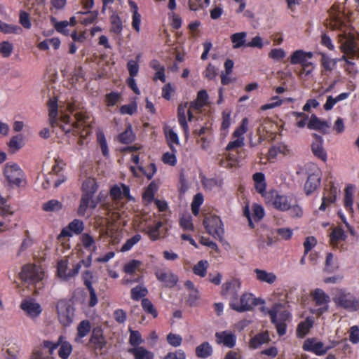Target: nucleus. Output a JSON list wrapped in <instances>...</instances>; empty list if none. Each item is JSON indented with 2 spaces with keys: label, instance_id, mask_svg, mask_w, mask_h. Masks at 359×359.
Returning <instances> with one entry per match:
<instances>
[{
  "label": "nucleus",
  "instance_id": "f257e3e1",
  "mask_svg": "<svg viewBox=\"0 0 359 359\" xmlns=\"http://www.w3.org/2000/svg\"><path fill=\"white\" fill-rule=\"evenodd\" d=\"M327 26L340 32L338 36L342 52L351 59L359 58V43L354 29L339 15L332 17Z\"/></svg>",
  "mask_w": 359,
  "mask_h": 359
},
{
  "label": "nucleus",
  "instance_id": "f03ea898",
  "mask_svg": "<svg viewBox=\"0 0 359 359\" xmlns=\"http://www.w3.org/2000/svg\"><path fill=\"white\" fill-rule=\"evenodd\" d=\"M74 117V120L72 121V117L68 114L62 116L60 121L68 127L61 125L60 128L66 133L72 132L74 135H79L81 137H83L89 133L88 123L90 116L86 111H81L76 112Z\"/></svg>",
  "mask_w": 359,
  "mask_h": 359
},
{
  "label": "nucleus",
  "instance_id": "7ed1b4c3",
  "mask_svg": "<svg viewBox=\"0 0 359 359\" xmlns=\"http://www.w3.org/2000/svg\"><path fill=\"white\" fill-rule=\"evenodd\" d=\"M265 301L262 298H257L251 293H244L238 299L234 297L230 300L229 306L233 310L242 313L252 310L257 305H264Z\"/></svg>",
  "mask_w": 359,
  "mask_h": 359
},
{
  "label": "nucleus",
  "instance_id": "20e7f679",
  "mask_svg": "<svg viewBox=\"0 0 359 359\" xmlns=\"http://www.w3.org/2000/svg\"><path fill=\"white\" fill-rule=\"evenodd\" d=\"M55 308L60 323L64 327L69 326L74 320L75 311L71 300L61 299L56 303Z\"/></svg>",
  "mask_w": 359,
  "mask_h": 359
},
{
  "label": "nucleus",
  "instance_id": "39448f33",
  "mask_svg": "<svg viewBox=\"0 0 359 359\" xmlns=\"http://www.w3.org/2000/svg\"><path fill=\"white\" fill-rule=\"evenodd\" d=\"M313 56L311 52L297 50L290 55V62L292 65H300L302 67L301 74L308 76L311 74L314 69L313 64L309 61Z\"/></svg>",
  "mask_w": 359,
  "mask_h": 359
},
{
  "label": "nucleus",
  "instance_id": "423d86ee",
  "mask_svg": "<svg viewBox=\"0 0 359 359\" xmlns=\"http://www.w3.org/2000/svg\"><path fill=\"white\" fill-rule=\"evenodd\" d=\"M203 224L206 231L216 240L222 241L224 229L223 223L219 216L215 215H206Z\"/></svg>",
  "mask_w": 359,
  "mask_h": 359
},
{
  "label": "nucleus",
  "instance_id": "0eeeda50",
  "mask_svg": "<svg viewBox=\"0 0 359 359\" xmlns=\"http://www.w3.org/2000/svg\"><path fill=\"white\" fill-rule=\"evenodd\" d=\"M20 276L25 283L35 285L43 280L44 273L41 266L29 264L22 267Z\"/></svg>",
  "mask_w": 359,
  "mask_h": 359
},
{
  "label": "nucleus",
  "instance_id": "6e6552de",
  "mask_svg": "<svg viewBox=\"0 0 359 359\" xmlns=\"http://www.w3.org/2000/svg\"><path fill=\"white\" fill-rule=\"evenodd\" d=\"M4 173L9 185L12 187H20L22 182H25V173L17 164H6Z\"/></svg>",
  "mask_w": 359,
  "mask_h": 359
},
{
  "label": "nucleus",
  "instance_id": "1a4fd4ad",
  "mask_svg": "<svg viewBox=\"0 0 359 359\" xmlns=\"http://www.w3.org/2000/svg\"><path fill=\"white\" fill-rule=\"evenodd\" d=\"M337 306L348 311H355L359 309V300L351 293L339 292L334 298Z\"/></svg>",
  "mask_w": 359,
  "mask_h": 359
},
{
  "label": "nucleus",
  "instance_id": "9d476101",
  "mask_svg": "<svg viewBox=\"0 0 359 359\" xmlns=\"http://www.w3.org/2000/svg\"><path fill=\"white\" fill-rule=\"evenodd\" d=\"M106 344L107 341L102 327L96 326L93 327L88 343V346L95 351H101L106 346Z\"/></svg>",
  "mask_w": 359,
  "mask_h": 359
},
{
  "label": "nucleus",
  "instance_id": "9b49d317",
  "mask_svg": "<svg viewBox=\"0 0 359 359\" xmlns=\"http://www.w3.org/2000/svg\"><path fill=\"white\" fill-rule=\"evenodd\" d=\"M311 295L316 306H320L316 311L317 315L320 316L327 311L329 308L328 304L330 301L327 294L322 289L316 288L311 292Z\"/></svg>",
  "mask_w": 359,
  "mask_h": 359
},
{
  "label": "nucleus",
  "instance_id": "f8f14e48",
  "mask_svg": "<svg viewBox=\"0 0 359 359\" xmlns=\"http://www.w3.org/2000/svg\"><path fill=\"white\" fill-rule=\"evenodd\" d=\"M101 201V193L97 198H94V195L87 193H82L80 200V204L77 210V215L80 217H84L88 208L95 209Z\"/></svg>",
  "mask_w": 359,
  "mask_h": 359
},
{
  "label": "nucleus",
  "instance_id": "ddd939ff",
  "mask_svg": "<svg viewBox=\"0 0 359 359\" xmlns=\"http://www.w3.org/2000/svg\"><path fill=\"white\" fill-rule=\"evenodd\" d=\"M43 348H35L30 357V359H54L53 351L59 346V343H53L50 341H44Z\"/></svg>",
  "mask_w": 359,
  "mask_h": 359
},
{
  "label": "nucleus",
  "instance_id": "4468645a",
  "mask_svg": "<svg viewBox=\"0 0 359 359\" xmlns=\"http://www.w3.org/2000/svg\"><path fill=\"white\" fill-rule=\"evenodd\" d=\"M321 176V171L318 168H316L313 172L309 175L304 187L306 196L313 194L320 187Z\"/></svg>",
  "mask_w": 359,
  "mask_h": 359
},
{
  "label": "nucleus",
  "instance_id": "2eb2a0df",
  "mask_svg": "<svg viewBox=\"0 0 359 359\" xmlns=\"http://www.w3.org/2000/svg\"><path fill=\"white\" fill-rule=\"evenodd\" d=\"M271 196V203L276 210L285 212L289 210L291 208V202L293 201L292 196L281 195L276 191L272 192Z\"/></svg>",
  "mask_w": 359,
  "mask_h": 359
},
{
  "label": "nucleus",
  "instance_id": "dca6fc26",
  "mask_svg": "<svg viewBox=\"0 0 359 359\" xmlns=\"http://www.w3.org/2000/svg\"><path fill=\"white\" fill-rule=\"evenodd\" d=\"M155 276L164 287L168 288L174 287L179 280L178 276L170 270L158 269L155 271Z\"/></svg>",
  "mask_w": 359,
  "mask_h": 359
},
{
  "label": "nucleus",
  "instance_id": "f3484780",
  "mask_svg": "<svg viewBox=\"0 0 359 359\" xmlns=\"http://www.w3.org/2000/svg\"><path fill=\"white\" fill-rule=\"evenodd\" d=\"M282 307V304L280 303L274 304L271 308L270 311H268V314L270 316L271 322L275 325L278 334L281 337L286 334L287 324L285 322H280L278 320V313L279 309Z\"/></svg>",
  "mask_w": 359,
  "mask_h": 359
},
{
  "label": "nucleus",
  "instance_id": "a211bd4d",
  "mask_svg": "<svg viewBox=\"0 0 359 359\" xmlns=\"http://www.w3.org/2000/svg\"><path fill=\"white\" fill-rule=\"evenodd\" d=\"M305 351L315 353L317 355H323L327 351V348L324 346L323 343L317 341L315 338L306 339L302 346Z\"/></svg>",
  "mask_w": 359,
  "mask_h": 359
},
{
  "label": "nucleus",
  "instance_id": "6ab92c4d",
  "mask_svg": "<svg viewBox=\"0 0 359 359\" xmlns=\"http://www.w3.org/2000/svg\"><path fill=\"white\" fill-rule=\"evenodd\" d=\"M84 229V223L79 219H74L63 228L60 233V237H72L73 234L79 235Z\"/></svg>",
  "mask_w": 359,
  "mask_h": 359
},
{
  "label": "nucleus",
  "instance_id": "aec40b11",
  "mask_svg": "<svg viewBox=\"0 0 359 359\" xmlns=\"http://www.w3.org/2000/svg\"><path fill=\"white\" fill-rule=\"evenodd\" d=\"M20 308L32 319L37 318L42 312L41 305L32 299H24L21 302Z\"/></svg>",
  "mask_w": 359,
  "mask_h": 359
},
{
  "label": "nucleus",
  "instance_id": "412c9836",
  "mask_svg": "<svg viewBox=\"0 0 359 359\" xmlns=\"http://www.w3.org/2000/svg\"><path fill=\"white\" fill-rule=\"evenodd\" d=\"M313 137L314 140L311 144V151L313 155L323 162H326L327 159V154L323 147V137L316 133L313 134Z\"/></svg>",
  "mask_w": 359,
  "mask_h": 359
},
{
  "label": "nucleus",
  "instance_id": "4be33fe9",
  "mask_svg": "<svg viewBox=\"0 0 359 359\" xmlns=\"http://www.w3.org/2000/svg\"><path fill=\"white\" fill-rule=\"evenodd\" d=\"M81 241L83 247L87 251L90 252V254L87 258L86 264V267H88L90 266L92 262V254L97 250V247L94 238L88 233H84L81 234Z\"/></svg>",
  "mask_w": 359,
  "mask_h": 359
},
{
  "label": "nucleus",
  "instance_id": "5701e85b",
  "mask_svg": "<svg viewBox=\"0 0 359 359\" xmlns=\"http://www.w3.org/2000/svg\"><path fill=\"white\" fill-rule=\"evenodd\" d=\"M216 341L228 348H233L236 345V336L230 331L217 332L215 333Z\"/></svg>",
  "mask_w": 359,
  "mask_h": 359
},
{
  "label": "nucleus",
  "instance_id": "b1692460",
  "mask_svg": "<svg viewBox=\"0 0 359 359\" xmlns=\"http://www.w3.org/2000/svg\"><path fill=\"white\" fill-rule=\"evenodd\" d=\"M109 194L114 201L121 200L123 198H131L129 187L123 183H121L120 185L116 184L111 187Z\"/></svg>",
  "mask_w": 359,
  "mask_h": 359
},
{
  "label": "nucleus",
  "instance_id": "393cba45",
  "mask_svg": "<svg viewBox=\"0 0 359 359\" xmlns=\"http://www.w3.org/2000/svg\"><path fill=\"white\" fill-rule=\"evenodd\" d=\"M308 128L311 130H316L323 134L328 133L330 125L327 121H321L316 115L312 114L307 123Z\"/></svg>",
  "mask_w": 359,
  "mask_h": 359
},
{
  "label": "nucleus",
  "instance_id": "a878e982",
  "mask_svg": "<svg viewBox=\"0 0 359 359\" xmlns=\"http://www.w3.org/2000/svg\"><path fill=\"white\" fill-rule=\"evenodd\" d=\"M240 288V282L234 279L223 284L222 294L224 296L230 295L231 299H232L234 297H238V292Z\"/></svg>",
  "mask_w": 359,
  "mask_h": 359
},
{
  "label": "nucleus",
  "instance_id": "bb28decb",
  "mask_svg": "<svg viewBox=\"0 0 359 359\" xmlns=\"http://www.w3.org/2000/svg\"><path fill=\"white\" fill-rule=\"evenodd\" d=\"M48 116L50 125L54 127L58 125V104L57 100L55 97L50 98L48 101Z\"/></svg>",
  "mask_w": 359,
  "mask_h": 359
},
{
  "label": "nucleus",
  "instance_id": "cd10ccee",
  "mask_svg": "<svg viewBox=\"0 0 359 359\" xmlns=\"http://www.w3.org/2000/svg\"><path fill=\"white\" fill-rule=\"evenodd\" d=\"M270 341L269 332L267 331L258 333L252 337L249 342V346L251 348L256 349L262 344L267 343Z\"/></svg>",
  "mask_w": 359,
  "mask_h": 359
},
{
  "label": "nucleus",
  "instance_id": "c85d7f7f",
  "mask_svg": "<svg viewBox=\"0 0 359 359\" xmlns=\"http://www.w3.org/2000/svg\"><path fill=\"white\" fill-rule=\"evenodd\" d=\"M77 333L75 337L76 342H80L81 340L86 337L91 330V324L88 320H81L76 328Z\"/></svg>",
  "mask_w": 359,
  "mask_h": 359
},
{
  "label": "nucleus",
  "instance_id": "c756f323",
  "mask_svg": "<svg viewBox=\"0 0 359 359\" xmlns=\"http://www.w3.org/2000/svg\"><path fill=\"white\" fill-rule=\"evenodd\" d=\"M128 4L133 13L132 27L136 32H138L140 29L141 23V15L138 13V6L137 4L132 0L128 1Z\"/></svg>",
  "mask_w": 359,
  "mask_h": 359
},
{
  "label": "nucleus",
  "instance_id": "7c9ffc66",
  "mask_svg": "<svg viewBox=\"0 0 359 359\" xmlns=\"http://www.w3.org/2000/svg\"><path fill=\"white\" fill-rule=\"evenodd\" d=\"M252 180L255 182V188L256 191L259 194L264 195V194L266 192V178L264 174L259 172H255L252 175Z\"/></svg>",
  "mask_w": 359,
  "mask_h": 359
},
{
  "label": "nucleus",
  "instance_id": "2f4dec72",
  "mask_svg": "<svg viewBox=\"0 0 359 359\" xmlns=\"http://www.w3.org/2000/svg\"><path fill=\"white\" fill-rule=\"evenodd\" d=\"M63 337L60 336L56 343H59L60 348L58 355L62 359H67L72 352V344L67 341H62Z\"/></svg>",
  "mask_w": 359,
  "mask_h": 359
},
{
  "label": "nucleus",
  "instance_id": "473e14b6",
  "mask_svg": "<svg viewBox=\"0 0 359 359\" xmlns=\"http://www.w3.org/2000/svg\"><path fill=\"white\" fill-rule=\"evenodd\" d=\"M186 105H179L177 108V118L179 124L182 128L186 137L189 136V126L186 119Z\"/></svg>",
  "mask_w": 359,
  "mask_h": 359
},
{
  "label": "nucleus",
  "instance_id": "72a5a7b5",
  "mask_svg": "<svg viewBox=\"0 0 359 359\" xmlns=\"http://www.w3.org/2000/svg\"><path fill=\"white\" fill-rule=\"evenodd\" d=\"M254 272L258 280L269 284H273L276 280V276L272 272H267L265 270L255 269Z\"/></svg>",
  "mask_w": 359,
  "mask_h": 359
},
{
  "label": "nucleus",
  "instance_id": "f704fd0d",
  "mask_svg": "<svg viewBox=\"0 0 359 359\" xmlns=\"http://www.w3.org/2000/svg\"><path fill=\"white\" fill-rule=\"evenodd\" d=\"M212 353V348L208 341H204L196 348V355L198 358L205 359Z\"/></svg>",
  "mask_w": 359,
  "mask_h": 359
},
{
  "label": "nucleus",
  "instance_id": "c9c22d12",
  "mask_svg": "<svg viewBox=\"0 0 359 359\" xmlns=\"http://www.w3.org/2000/svg\"><path fill=\"white\" fill-rule=\"evenodd\" d=\"M313 325V320L310 318H307L305 320L302 321L297 328V337L299 338L304 337L309 333Z\"/></svg>",
  "mask_w": 359,
  "mask_h": 359
},
{
  "label": "nucleus",
  "instance_id": "e433bc0d",
  "mask_svg": "<svg viewBox=\"0 0 359 359\" xmlns=\"http://www.w3.org/2000/svg\"><path fill=\"white\" fill-rule=\"evenodd\" d=\"M135 359H154V354L142 346H138L129 350Z\"/></svg>",
  "mask_w": 359,
  "mask_h": 359
},
{
  "label": "nucleus",
  "instance_id": "4c0bfd02",
  "mask_svg": "<svg viewBox=\"0 0 359 359\" xmlns=\"http://www.w3.org/2000/svg\"><path fill=\"white\" fill-rule=\"evenodd\" d=\"M97 189V183L93 178H88L85 180L82 184V193H87L88 194L95 195Z\"/></svg>",
  "mask_w": 359,
  "mask_h": 359
},
{
  "label": "nucleus",
  "instance_id": "58836bf2",
  "mask_svg": "<svg viewBox=\"0 0 359 359\" xmlns=\"http://www.w3.org/2000/svg\"><path fill=\"white\" fill-rule=\"evenodd\" d=\"M330 243L333 246L337 245L341 241H345L346 235L344 231L340 227L334 228L330 235Z\"/></svg>",
  "mask_w": 359,
  "mask_h": 359
},
{
  "label": "nucleus",
  "instance_id": "ea45409f",
  "mask_svg": "<svg viewBox=\"0 0 359 359\" xmlns=\"http://www.w3.org/2000/svg\"><path fill=\"white\" fill-rule=\"evenodd\" d=\"M247 33L245 32H237L231 36V41L233 43V48H239L245 46V39Z\"/></svg>",
  "mask_w": 359,
  "mask_h": 359
},
{
  "label": "nucleus",
  "instance_id": "a19ab883",
  "mask_svg": "<svg viewBox=\"0 0 359 359\" xmlns=\"http://www.w3.org/2000/svg\"><path fill=\"white\" fill-rule=\"evenodd\" d=\"M135 139V135L133 133L131 126L126 128L123 133H120L118 136L119 142L125 144H128L133 142Z\"/></svg>",
  "mask_w": 359,
  "mask_h": 359
},
{
  "label": "nucleus",
  "instance_id": "79ce46f5",
  "mask_svg": "<svg viewBox=\"0 0 359 359\" xmlns=\"http://www.w3.org/2000/svg\"><path fill=\"white\" fill-rule=\"evenodd\" d=\"M62 203L55 199H51L42 205V210L45 212H58L62 209Z\"/></svg>",
  "mask_w": 359,
  "mask_h": 359
},
{
  "label": "nucleus",
  "instance_id": "37998d69",
  "mask_svg": "<svg viewBox=\"0 0 359 359\" xmlns=\"http://www.w3.org/2000/svg\"><path fill=\"white\" fill-rule=\"evenodd\" d=\"M321 66L323 67V73L324 72H331L334 69L336 66V61L331 59L327 54L321 53Z\"/></svg>",
  "mask_w": 359,
  "mask_h": 359
},
{
  "label": "nucleus",
  "instance_id": "c03bdc74",
  "mask_svg": "<svg viewBox=\"0 0 359 359\" xmlns=\"http://www.w3.org/2000/svg\"><path fill=\"white\" fill-rule=\"evenodd\" d=\"M0 32H3L4 34H20L22 33V29L20 27H19L18 25L7 24L6 22H2L0 20Z\"/></svg>",
  "mask_w": 359,
  "mask_h": 359
},
{
  "label": "nucleus",
  "instance_id": "a18cd8bd",
  "mask_svg": "<svg viewBox=\"0 0 359 359\" xmlns=\"http://www.w3.org/2000/svg\"><path fill=\"white\" fill-rule=\"evenodd\" d=\"M148 294L147 289L143 285H137L131 289V299L134 301H139L141 298H144Z\"/></svg>",
  "mask_w": 359,
  "mask_h": 359
},
{
  "label": "nucleus",
  "instance_id": "49530a36",
  "mask_svg": "<svg viewBox=\"0 0 359 359\" xmlns=\"http://www.w3.org/2000/svg\"><path fill=\"white\" fill-rule=\"evenodd\" d=\"M8 146L13 151L20 149L24 146L23 135L18 134L12 137L8 143Z\"/></svg>",
  "mask_w": 359,
  "mask_h": 359
},
{
  "label": "nucleus",
  "instance_id": "de8ad7c7",
  "mask_svg": "<svg viewBox=\"0 0 359 359\" xmlns=\"http://www.w3.org/2000/svg\"><path fill=\"white\" fill-rule=\"evenodd\" d=\"M165 137L167 140V143L172 151H177L174 144L179 145L180 141L178 135L176 133H175L172 130H170L168 133H165Z\"/></svg>",
  "mask_w": 359,
  "mask_h": 359
},
{
  "label": "nucleus",
  "instance_id": "09e8293b",
  "mask_svg": "<svg viewBox=\"0 0 359 359\" xmlns=\"http://www.w3.org/2000/svg\"><path fill=\"white\" fill-rule=\"evenodd\" d=\"M141 304L144 312L151 315L154 318H157L158 311L149 299L143 298Z\"/></svg>",
  "mask_w": 359,
  "mask_h": 359
},
{
  "label": "nucleus",
  "instance_id": "8fccbe9b",
  "mask_svg": "<svg viewBox=\"0 0 359 359\" xmlns=\"http://www.w3.org/2000/svg\"><path fill=\"white\" fill-rule=\"evenodd\" d=\"M208 267V262L206 260L199 261L193 268L194 274L200 277H205L207 273V269Z\"/></svg>",
  "mask_w": 359,
  "mask_h": 359
},
{
  "label": "nucleus",
  "instance_id": "3c124183",
  "mask_svg": "<svg viewBox=\"0 0 359 359\" xmlns=\"http://www.w3.org/2000/svg\"><path fill=\"white\" fill-rule=\"evenodd\" d=\"M111 31L115 34H120L123 29L122 21L116 14H113L111 18Z\"/></svg>",
  "mask_w": 359,
  "mask_h": 359
},
{
  "label": "nucleus",
  "instance_id": "603ef678",
  "mask_svg": "<svg viewBox=\"0 0 359 359\" xmlns=\"http://www.w3.org/2000/svg\"><path fill=\"white\" fill-rule=\"evenodd\" d=\"M97 141L99 144L102 154L104 157L109 156V149L105 135L103 132H100L97 134Z\"/></svg>",
  "mask_w": 359,
  "mask_h": 359
},
{
  "label": "nucleus",
  "instance_id": "864d4df0",
  "mask_svg": "<svg viewBox=\"0 0 359 359\" xmlns=\"http://www.w3.org/2000/svg\"><path fill=\"white\" fill-rule=\"evenodd\" d=\"M249 121L248 118L242 119L241 125L233 133V137H244L243 135L248 131Z\"/></svg>",
  "mask_w": 359,
  "mask_h": 359
},
{
  "label": "nucleus",
  "instance_id": "5fc2aeb1",
  "mask_svg": "<svg viewBox=\"0 0 359 359\" xmlns=\"http://www.w3.org/2000/svg\"><path fill=\"white\" fill-rule=\"evenodd\" d=\"M68 268V261L67 259H61L57 264V275L62 279L65 280Z\"/></svg>",
  "mask_w": 359,
  "mask_h": 359
},
{
  "label": "nucleus",
  "instance_id": "6e6d98bb",
  "mask_svg": "<svg viewBox=\"0 0 359 359\" xmlns=\"http://www.w3.org/2000/svg\"><path fill=\"white\" fill-rule=\"evenodd\" d=\"M142 238L140 234H135L130 238L128 239L121 248V252H127L130 250L135 244H137Z\"/></svg>",
  "mask_w": 359,
  "mask_h": 359
},
{
  "label": "nucleus",
  "instance_id": "4d7b16f0",
  "mask_svg": "<svg viewBox=\"0 0 359 359\" xmlns=\"http://www.w3.org/2000/svg\"><path fill=\"white\" fill-rule=\"evenodd\" d=\"M120 98V93L112 91L105 95L104 102L107 107H113L117 104Z\"/></svg>",
  "mask_w": 359,
  "mask_h": 359
},
{
  "label": "nucleus",
  "instance_id": "13d9d810",
  "mask_svg": "<svg viewBox=\"0 0 359 359\" xmlns=\"http://www.w3.org/2000/svg\"><path fill=\"white\" fill-rule=\"evenodd\" d=\"M141 264L142 262L136 259H133L124 265L123 271L127 274L132 275L135 273L137 269L140 266H141Z\"/></svg>",
  "mask_w": 359,
  "mask_h": 359
},
{
  "label": "nucleus",
  "instance_id": "bf43d9fd",
  "mask_svg": "<svg viewBox=\"0 0 359 359\" xmlns=\"http://www.w3.org/2000/svg\"><path fill=\"white\" fill-rule=\"evenodd\" d=\"M130 344L134 347L138 346L143 342L141 334L137 330H130Z\"/></svg>",
  "mask_w": 359,
  "mask_h": 359
},
{
  "label": "nucleus",
  "instance_id": "052dcab7",
  "mask_svg": "<svg viewBox=\"0 0 359 359\" xmlns=\"http://www.w3.org/2000/svg\"><path fill=\"white\" fill-rule=\"evenodd\" d=\"M83 264L86 266V261L83 259L76 263L74 266L73 269H70L68 272L67 271V275L64 280L67 281L71 278H74V276H76L79 273V271Z\"/></svg>",
  "mask_w": 359,
  "mask_h": 359
},
{
  "label": "nucleus",
  "instance_id": "680f3d73",
  "mask_svg": "<svg viewBox=\"0 0 359 359\" xmlns=\"http://www.w3.org/2000/svg\"><path fill=\"white\" fill-rule=\"evenodd\" d=\"M137 111V104L135 102H131L128 104L122 105L119 109V112L121 114L133 115Z\"/></svg>",
  "mask_w": 359,
  "mask_h": 359
},
{
  "label": "nucleus",
  "instance_id": "e2e57ef3",
  "mask_svg": "<svg viewBox=\"0 0 359 359\" xmlns=\"http://www.w3.org/2000/svg\"><path fill=\"white\" fill-rule=\"evenodd\" d=\"M180 225L184 230L193 231L194 224L191 215H183L180 219Z\"/></svg>",
  "mask_w": 359,
  "mask_h": 359
},
{
  "label": "nucleus",
  "instance_id": "0e129e2a",
  "mask_svg": "<svg viewBox=\"0 0 359 359\" xmlns=\"http://www.w3.org/2000/svg\"><path fill=\"white\" fill-rule=\"evenodd\" d=\"M177 151L165 152L162 156V161L167 165L174 166L177 164V158L175 153Z\"/></svg>",
  "mask_w": 359,
  "mask_h": 359
},
{
  "label": "nucleus",
  "instance_id": "69168bd1",
  "mask_svg": "<svg viewBox=\"0 0 359 359\" xmlns=\"http://www.w3.org/2000/svg\"><path fill=\"white\" fill-rule=\"evenodd\" d=\"M252 218L255 222H259L264 216V210L262 205L255 203L252 205Z\"/></svg>",
  "mask_w": 359,
  "mask_h": 359
},
{
  "label": "nucleus",
  "instance_id": "338daca9",
  "mask_svg": "<svg viewBox=\"0 0 359 359\" xmlns=\"http://www.w3.org/2000/svg\"><path fill=\"white\" fill-rule=\"evenodd\" d=\"M166 339L168 343L173 347L180 346L182 342V337L180 334L172 332L167 335Z\"/></svg>",
  "mask_w": 359,
  "mask_h": 359
},
{
  "label": "nucleus",
  "instance_id": "774afa93",
  "mask_svg": "<svg viewBox=\"0 0 359 359\" xmlns=\"http://www.w3.org/2000/svg\"><path fill=\"white\" fill-rule=\"evenodd\" d=\"M19 22L25 29H29L32 27L29 15L25 11H21L20 12Z\"/></svg>",
  "mask_w": 359,
  "mask_h": 359
}]
</instances>
